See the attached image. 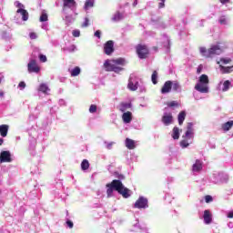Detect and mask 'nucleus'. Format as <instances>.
<instances>
[{
	"label": "nucleus",
	"instance_id": "f257e3e1",
	"mask_svg": "<svg viewBox=\"0 0 233 233\" xmlns=\"http://www.w3.org/2000/svg\"><path fill=\"white\" fill-rule=\"evenodd\" d=\"M106 187L107 188V198H112L114 190L118 192V194H120L126 199L128 198V197L130 196V189L126 187L125 185H123V182H121V180L114 179L111 183L106 184Z\"/></svg>",
	"mask_w": 233,
	"mask_h": 233
},
{
	"label": "nucleus",
	"instance_id": "f03ea898",
	"mask_svg": "<svg viewBox=\"0 0 233 233\" xmlns=\"http://www.w3.org/2000/svg\"><path fill=\"white\" fill-rule=\"evenodd\" d=\"M127 65V60L123 57H119L116 59H107L104 63V68L106 72H115V74H119L123 72L125 68L121 66H125Z\"/></svg>",
	"mask_w": 233,
	"mask_h": 233
},
{
	"label": "nucleus",
	"instance_id": "7ed1b4c3",
	"mask_svg": "<svg viewBox=\"0 0 233 233\" xmlns=\"http://www.w3.org/2000/svg\"><path fill=\"white\" fill-rule=\"evenodd\" d=\"M199 52L203 57L208 59L210 57H214V56H220V54H223V47H220L218 43V45L211 46L208 49L206 47H200Z\"/></svg>",
	"mask_w": 233,
	"mask_h": 233
},
{
	"label": "nucleus",
	"instance_id": "20e7f679",
	"mask_svg": "<svg viewBox=\"0 0 233 233\" xmlns=\"http://www.w3.org/2000/svg\"><path fill=\"white\" fill-rule=\"evenodd\" d=\"M136 50L139 59H147L150 54V51L146 45L138 44L136 47Z\"/></svg>",
	"mask_w": 233,
	"mask_h": 233
},
{
	"label": "nucleus",
	"instance_id": "39448f33",
	"mask_svg": "<svg viewBox=\"0 0 233 233\" xmlns=\"http://www.w3.org/2000/svg\"><path fill=\"white\" fill-rule=\"evenodd\" d=\"M184 139H194V124L191 122H188L187 124V130L185 132V135L183 136Z\"/></svg>",
	"mask_w": 233,
	"mask_h": 233
},
{
	"label": "nucleus",
	"instance_id": "423d86ee",
	"mask_svg": "<svg viewBox=\"0 0 233 233\" xmlns=\"http://www.w3.org/2000/svg\"><path fill=\"white\" fill-rule=\"evenodd\" d=\"M27 69L30 74L32 73L37 74L39 73V70H41L39 66H37V62L34 59L30 60V62L28 63Z\"/></svg>",
	"mask_w": 233,
	"mask_h": 233
},
{
	"label": "nucleus",
	"instance_id": "0eeeda50",
	"mask_svg": "<svg viewBox=\"0 0 233 233\" xmlns=\"http://www.w3.org/2000/svg\"><path fill=\"white\" fill-rule=\"evenodd\" d=\"M114 41L108 40L104 45V54H106V56H112V54H114Z\"/></svg>",
	"mask_w": 233,
	"mask_h": 233
},
{
	"label": "nucleus",
	"instance_id": "6e6552de",
	"mask_svg": "<svg viewBox=\"0 0 233 233\" xmlns=\"http://www.w3.org/2000/svg\"><path fill=\"white\" fill-rule=\"evenodd\" d=\"M0 163H12V154L10 151H2L0 153Z\"/></svg>",
	"mask_w": 233,
	"mask_h": 233
},
{
	"label": "nucleus",
	"instance_id": "1a4fd4ad",
	"mask_svg": "<svg viewBox=\"0 0 233 233\" xmlns=\"http://www.w3.org/2000/svg\"><path fill=\"white\" fill-rule=\"evenodd\" d=\"M135 208H148V199L140 197L135 203Z\"/></svg>",
	"mask_w": 233,
	"mask_h": 233
},
{
	"label": "nucleus",
	"instance_id": "9d476101",
	"mask_svg": "<svg viewBox=\"0 0 233 233\" xmlns=\"http://www.w3.org/2000/svg\"><path fill=\"white\" fill-rule=\"evenodd\" d=\"M195 90H197L198 92H200V94H208V84H203L201 82H198L195 86Z\"/></svg>",
	"mask_w": 233,
	"mask_h": 233
},
{
	"label": "nucleus",
	"instance_id": "9b49d317",
	"mask_svg": "<svg viewBox=\"0 0 233 233\" xmlns=\"http://www.w3.org/2000/svg\"><path fill=\"white\" fill-rule=\"evenodd\" d=\"M172 121H174V116H172V113H165L162 116V123L166 127H168V125H172Z\"/></svg>",
	"mask_w": 233,
	"mask_h": 233
},
{
	"label": "nucleus",
	"instance_id": "f8f14e48",
	"mask_svg": "<svg viewBox=\"0 0 233 233\" xmlns=\"http://www.w3.org/2000/svg\"><path fill=\"white\" fill-rule=\"evenodd\" d=\"M172 91V81L167 80L165 82L161 88V94H168Z\"/></svg>",
	"mask_w": 233,
	"mask_h": 233
},
{
	"label": "nucleus",
	"instance_id": "ddd939ff",
	"mask_svg": "<svg viewBox=\"0 0 233 233\" xmlns=\"http://www.w3.org/2000/svg\"><path fill=\"white\" fill-rule=\"evenodd\" d=\"M203 219L206 225H210V223H212V213H210V210L206 209L204 211Z\"/></svg>",
	"mask_w": 233,
	"mask_h": 233
},
{
	"label": "nucleus",
	"instance_id": "4468645a",
	"mask_svg": "<svg viewBox=\"0 0 233 233\" xmlns=\"http://www.w3.org/2000/svg\"><path fill=\"white\" fill-rule=\"evenodd\" d=\"M77 3L76 0H63V8H76Z\"/></svg>",
	"mask_w": 233,
	"mask_h": 233
},
{
	"label": "nucleus",
	"instance_id": "2eb2a0df",
	"mask_svg": "<svg viewBox=\"0 0 233 233\" xmlns=\"http://www.w3.org/2000/svg\"><path fill=\"white\" fill-rule=\"evenodd\" d=\"M122 120L124 123L128 124L132 122V112L127 111L122 115Z\"/></svg>",
	"mask_w": 233,
	"mask_h": 233
},
{
	"label": "nucleus",
	"instance_id": "dca6fc26",
	"mask_svg": "<svg viewBox=\"0 0 233 233\" xmlns=\"http://www.w3.org/2000/svg\"><path fill=\"white\" fill-rule=\"evenodd\" d=\"M132 108V104L131 103H127V102H122L119 105V110L120 112H127V110H130Z\"/></svg>",
	"mask_w": 233,
	"mask_h": 233
},
{
	"label": "nucleus",
	"instance_id": "f3484780",
	"mask_svg": "<svg viewBox=\"0 0 233 233\" xmlns=\"http://www.w3.org/2000/svg\"><path fill=\"white\" fill-rule=\"evenodd\" d=\"M8 125L0 126V136H2V137H6V136H8Z\"/></svg>",
	"mask_w": 233,
	"mask_h": 233
},
{
	"label": "nucleus",
	"instance_id": "a211bd4d",
	"mask_svg": "<svg viewBox=\"0 0 233 233\" xmlns=\"http://www.w3.org/2000/svg\"><path fill=\"white\" fill-rule=\"evenodd\" d=\"M126 147L128 148V150H134L136 148V141L127 138L126 139Z\"/></svg>",
	"mask_w": 233,
	"mask_h": 233
},
{
	"label": "nucleus",
	"instance_id": "6ab92c4d",
	"mask_svg": "<svg viewBox=\"0 0 233 233\" xmlns=\"http://www.w3.org/2000/svg\"><path fill=\"white\" fill-rule=\"evenodd\" d=\"M187 117V113L185 111H181L178 116H177V121H178V125L181 127V125H183L185 119Z\"/></svg>",
	"mask_w": 233,
	"mask_h": 233
},
{
	"label": "nucleus",
	"instance_id": "aec40b11",
	"mask_svg": "<svg viewBox=\"0 0 233 233\" xmlns=\"http://www.w3.org/2000/svg\"><path fill=\"white\" fill-rule=\"evenodd\" d=\"M16 14L22 15L23 21H28V11L25 9H17Z\"/></svg>",
	"mask_w": 233,
	"mask_h": 233
},
{
	"label": "nucleus",
	"instance_id": "412c9836",
	"mask_svg": "<svg viewBox=\"0 0 233 233\" xmlns=\"http://www.w3.org/2000/svg\"><path fill=\"white\" fill-rule=\"evenodd\" d=\"M219 67H220L222 74H230V72H233V66H225L223 65H220Z\"/></svg>",
	"mask_w": 233,
	"mask_h": 233
},
{
	"label": "nucleus",
	"instance_id": "4be33fe9",
	"mask_svg": "<svg viewBox=\"0 0 233 233\" xmlns=\"http://www.w3.org/2000/svg\"><path fill=\"white\" fill-rule=\"evenodd\" d=\"M233 127V120L226 122L222 125V130H224V132H228V130H230Z\"/></svg>",
	"mask_w": 233,
	"mask_h": 233
},
{
	"label": "nucleus",
	"instance_id": "5701e85b",
	"mask_svg": "<svg viewBox=\"0 0 233 233\" xmlns=\"http://www.w3.org/2000/svg\"><path fill=\"white\" fill-rule=\"evenodd\" d=\"M127 88L132 92H136V90H137V82L134 84V82H132V79H129Z\"/></svg>",
	"mask_w": 233,
	"mask_h": 233
},
{
	"label": "nucleus",
	"instance_id": "b1692460",
	"mask_svg": "<svg viewBox=\"0 0 233 233\" xmlns=\"http://www.w3.org/2000/svg\"><path fill=\"white\" fill-rule=\"evenodd\" d=\"M71 77H77L79 74H81V67L76 66L74 69L70 71Z\"/></svg>",
	"mask_w": 233,
	"mask_h": 233
},
{
	"label": "nucleus",
	"instance_id": "393cba45",
	"mask_svg": "<svg viewBox=\"0 0 233 233\" xmlns=\"http://www.w3.org/2000/svg\"><path fill=\"white\" fill-rule=\"evenodd\" d=\"M203 168V165L201 164V161L197 160L196 163L193 165V172H199Z\"/></svg>",
	"mask_w": 233,
	"mask_h": 233
},
{
	"label": "nucleus",
	"instance_id": "a878e982",
	"mask_svg": "<svg viewBox=\"0 0 233 233\" xmlns=\"http://www.w3.org/2000/svg\"><path fill=\"white\" fill-rule=\"evenodd\" d=\"M198 83H202V84H204V85H208V83H209L208 76H207V75H201V76H199Z\"/></svg>",
	"mask_w": 233,
	"mask_h": 233
},
{
	"label": "nucleus",
	"instance_id": "bb28decb",
	"mask_svg": "<svg viewBox=\"0 0 233 233\" xmlns=\"http://www.w3.org/2000/svg\"><path fill=\"white\" fill-rule=\"evenodd\" d=\"M171 88H173L174 92H179L181 90V85H179V82L174 81L172 82Z\"/></svg>",
	"mask_w": 233,
	"mask_h": 233
},
{
	"label": "nucleus",
	"instance_id": "cd10ccee",
	"mask_svg": "<svg viewBox=\"0 0 233 233\" xmlns=\"http://www.w3.org/2000/svg\"><path fill=\"white\" fill-rule=\"evenodd\" d=\"M88 168H90V163L88 162V160L84 159L81 163V169L88 170Z\"/></svg>",
	"mask_w": 233,
	"mask_h": 233
},
{
	"label": "nucleus",
	"instance_id": "c85d7f7f",
	"mask_svg": "<svg viewBox=\"0 0 233 233\" xmlns=\"http://www.w3.org/2000/svg\"><path fill=\"white\" fill-rule=\"evenodd\" d=\"M48 90H50V88H48V86H46V84H41L38 87V91L43 92V94H46Z\"/></svg>",
	"mask_w": 233,
	"mask_h": 233
},
{
	"label": "nucleus",
	"instance_id": "c756f323",
	"mask_svg": "<svg viewBox=\"0 0 233 233\" xmlns=\"http://www.w3.org/2000/svg\"><path fill=\"white\" fill-rule=\"evenodd\" d=\"M173 139H179V127H175L172 133Z\"/></svg>",
	"mask_w": 233,
	"mask_h": 233
},
{
	"label": "nucleus",
	"instance_id": "7c9ffc66",
	"mask_svg": "<svg viewBox=\"0 0 233 233\" xmlns=\"http://www.w3.org/2000/svg\"><path fill=\"white\" fill-rule=\"evenodd\" d=\"M230 80H226L224 83H223V88H222V91L223 92H227L228 91V89L230 88Z\"/></svg>",
	"mask_w": 233,
	"mask_h": 233
},
{
	"label": "nucleus",
	"instance_id": "2f4dec72",
	"mask_svg": "<svg viewBox=\"0 0 233 233\" xmlns=\"http://www.w3.org/2000/svg\"><path fill=\"white\" fill-rule=\"evenodd\" d=\"M94 6V0H87L85 3V10H88V8H92Z\"/></svg>",
	"mask_w": 233,
	"mask_h": 233
},
{
	"label": "nucleus",
	"instance_id": "473e14b6",
	"mask_svg": "<svg viewBox=\"0 0 233 233\" xmlns=\"http://www.w3.org/2000/svg\"><path fill=\"white\" fill-rule=\"evenodd\" d=\"M151 81L153 85H157V71H153V74L151 76Z\"/></svg>",
	"mask_w": 233,
	"mask_h": 233
},
{
	"label": "nucleus",
	"instance_id": "72a5a7b5",
	"mask_svg": "<svg viewBox=\"0 0 233 233\" xmlns=\"http://www.w3.org/2000/svg\"><path fill=\"white\" fill-rule=\"evenodd\" d=\"M218 65H219V63H222V65H228L229 63H232V59L231 58H220V61L217 62Z\"/></svg>",
	"mask_w": 233,
	"mask_h": 233
},
{
	"label": "nucleus",
	"instance_id": "f704fd0d",
	"mask_svg": "<svg viewBox=\"0 0 233 233\" xmlns=\"http://www.w3.org/2000/svg\"><path fill=\"white\" fill-rule=\"evenodd\" d=\"M39 21H40L41 23H45V22L48 21V15H46V13H43V14L40 15Z\"/></svg>",
	"mask_w": 233,
	"mask_h": 233
},
{
	"label": "nucleus",
	"instance_id": "c9c22d12",
	"mask_svg": "<svg viewBox=\"0 0 233 233\" xmlns=\"http://www.w3.org/2000/svg\"><path fill=\"white\" fill-rule=\"evenodd\" d=\"M190 144L188 143V139L184 138L181 142H180V147L182 148H187Z\"/></svg>",
	"mask_w": 233,
	"mask_h": 233
},
{
	"label": "nucleus",
	"instance_id": "e433bc0d",
	"mask_svg": "<svg viewBox=\"0 0 233 233\" xmlns=\"http://www.w3.org/2000/svg\"><path fill=\"white\" fill-rule=\"evenodd\" d=\"M122 18L121 13L117 12L114 15L113 21H121Z\"/></svg>",
	"mask_w": 233,
	"mask_h": 233
},
{
	"label": "nucleus",
	"instance_id": "4c0bfd02",
	"mask_svg": "<svg viewBox=\"0 0 233 233\" xmlns=\"http://www.w3.org/2000/svg\"><path fill=\"white\" fill-rule=\"evenodd\" d=\"M89 112L90 114H96V112H97V106L91 105L89 107Z\"/></svg>",
	"mask_w": 233,
	"mask_h": 233
},
{
	"label": "nucleus",
	"instance_id": "58836bf2",
	"mask_svg": "<svg viewBox=\"0 0 233 233\" xmlns=\"http://www.w3.org/2000/svg\"><path fill=\"white\" fill-rule=\"evenodd\" d=\"M90 25V19L88 17L85 18V22L82 24V28H86V26H89Z\"/></svg>",
	"mask_w": 233,
	"mask_h": 233
},
{
	"label": "nucleus",
	"instance_id": "ea45409f",
	"mask_svg": "<svg viewBox=\"0 0 233 233\" xmlns=\"http://www.w3.org/2000/svg\"><path fill=\"white\" fill-rule=\"evenodd\" d=\"M167 106H169L170 108L174 107V106H179V104L177 103V101H171L167 103Z\"/></svg>",
	"mask_w": 233,
	"mask_h": 233
},
{
	"label": "nucleus",
	"instance_id": "a19ab883",
	"mask_svg": "<svg viewBox=\"0 0 233 233\" xmlns=\"http://www.w3.org/2000/svg\"><path fill=\"white\" fill-rule=\"evenodd\" d=\"M72 34H73V37H79V35H81V31L76 29V30H73Z\"/></svg>",
	"mask_w": 233,
	"mask_h": 233
},
{
	"label": "nucleus",
	"instance_id": "79ce46f5",
	"mask_svg": "<svg viewBox=\"0 0 233 233\" xmlns=\"http://www.w3.org/2000/svg\"><path fill=\"white\" fill-rule=\"evenodd\" d=\"M205 201L206 203H212V201H214V198H212V196L208 195L205 197Z\"/></svg>",
	"mask_w": 233,
	"mask_h": 233
},
{
	"label": "nucleus",
	"instance_id": "37998d69",
	"mask_svg": "<svg viewBox=\"0 0 233 233\" xmlns=\"http://www.w3.org/2000/svg\"><path fill=\"white\" fill-rule=\"evenodd\" d=\"M15 5L16 8H18V10L25 8V5L23 4H21L19 1H16L15 3Z\"/></svg>",
	"mask_w": 233,
	"mask_h": 233
},
{
	"label": "nucleus",
	"instance_id": "c03bdc74",
	"mask_svg": "<svg viewBox=\"0 0 233 233\" xmlns=\"http://www.w3.org/2000/svg\"><path fill=\"white\" fill-rule=\"evenodd\" d=\"M39 59H40L41 63H46V61H47L46 56H45V55H39Z\"/></svg>",
	"mask_w": 233,
	"mask_h": 233
},
{
	"label": "nucleus",
	"instance_id": "a18cd8bd",
	"mask_svg": "<svg viewBox=\"0 0 233 233\" xmlns=\"http://www.w3.org/2000/svg\"><path fill=\"white\" fill-rule=\"evenodd\" d=\"M218 21L220 25H227V18L225 16H221Z\"/></svg>",
	"mask_w": 233,
	"mask_h": 233
},
{
	"label": "nucleus",
	"instance_id": "49530a36",
	"mask_svg": "<svg viewBox=\"0 0 233 233\" xmlns=\"http://www.w3.org/2000/svg\"><path fill=\"white\" fill-rule=\"evenodd\" d=\"M95 37H97L98 39H101V31L100 30H96L95 32Z\"/></svg>",
	"mask_w": 233,
	"mask_h": 233
},
{
	"label": "nucleus",
	"instance_id": "de8ad7c7",
	"mask_svg": "<svg viewBox=\"0 0 233 233\" xmlns=\"http://www.w3.org/2000/svg\"><path fill=\"white\" fill-rule=\"evenodd\" d=\"M66 225L68 228H74V222H72V220H67Z\"/></svg>",
	"mask_w": 233,
	"mask_h": 233
},
{
	"label": "nucleus",
	"instance_id": "09e8293b",
	"mask_svg": "<svg viewBox=\"0 0 233 233\" xmlns=\"http://www.w3.org/2000/svg\"><path fill=\"white\" fill-rule=\"evenodd\" d=\"M30 39H37V34L35 33H30L29 34Z\"/></svg>",
	"mask_w": 233,
	"mask_h": 233
},
{
	"label": "nucleus",
	"instance_id": "8fccbe9b",
	"mask_svg": "<svg viewBox=\"0 0 233 233\" xmlns=\"http://www.w3.org/2000/svg\"><path fill=\"white\" fill-rule=\"evenodd\" d=\"M165 1L166 0H160V3L158 4V8H165Z\"/></svg>",
	"mask_w": 233,
	"mask_h": 233
},
{
	"label": "nucleus",
	"instance_id": "3c124183",
	"mask_svg": "<svg viewBox=\"0 0 233 233\" xmlns=\"http://www.w3.org/2000/svg\"><path fill=\"white\" fill-rule=\"evenodd\" d=\"M114 146V142H110L106 145V149L107 150H112V147Z\"/></svg>",
	"mask_w": 233,
	"mask_h": 233
},
{
	"label": "nucleus",
	"instance_id": "603ef678",
	"mask_svg": "<svg viewBox=\"0 0 233 233\" xmlns=\"http://www.w3.org/2000/svg\"><path fill=\"white\" fill-rule=\"evenodd\" d=\"M18 86H19L20 88H25V87L26 86V84H25L24 81H22V82H20V83L18 84Z\"/></svg>",
	"mask_w": 233,
	"mask_h": 233
},
{
	"label": "nucleus",
	"instance_id": "864d4df0",
	"mask_svg": "<svg viewBox=\"0 0 233 233\" xmlns=\"http://www.w3.org/2000/svg\"><path fill=\"white\" fill-rule=\"evenodd\" d=\"M228 218H233V211L229 212L228 214Z\"/></svg>",
	"mask_w": 233,
	"mask_h": 233
},
{
	"label": "nucleus",
	"instance_id": "5fc2aeb1",
	"mask_svg": "<svg viewBox=\"0 0 233 233\" xmlns=\"http://www.w3.org/2000/svg\"><path fill=\"white\" fill-rule=\"evenodd\" d=\"M0 97H5V92L3 90H0Z\"/></svg>",
	"mask_w": 233,
	"mask_h": 233
},
{
	"label": "nucleus",
	"instance_id": "6e6d98bb",
	"mask_svg": "<svg viewBox=\"0 0 233 233\" xmlns=\"http://www.w3.org/2000/svg\"><path fill=\"white\" fill-rule=\"evenodd\" d=\"M117 177H118V179H125V176L124 175H118Z\"/></svg>",
	"mask_w": 233,
	"mask_h": 233
},
{
	"label": "nucleus",
	"instance_id": "4d7b16f0",
	"mask_svg": "<svg viewBox=\"0 0 233 233\" xmlns=\"http://www.w3.org/2000/svg\"><path fill=\"white\" fill-rule=\"evenodd\" d=\"M3 143H5V140L0 137V147L3 145Z\"/></svg>",
	"mask_w": 233,
	"mask_h": 233
},
{
	"label": "nucleus",
	"instance_id": "13d9d810",
	"mask_svg": "<svg viewBox=\"0 0 233 233\" xmlns=\"http://www.w3.org/2000/svg\"><path fill=\"white\" fill-rule=\"evenodd\" d=\"M220 1V3L222 4V5H225V2L226 1H228V0H219Z\"/></svg>",
	"mask_w": 233,
	"mask_h": 233
},
{
	"label": "nucleus",
	"instance_id": "bf43d9fd",
	"mask_svg": "<svg viewBox=\"0 0 233 233\" xmlns=\"http://www.w3.org/2000/svg\"><path fill=\"white\" fill-rule=\"evenodd\" d=\"M153 50H155V52H157V46H154Z\"/></svg>",
	"mask_w": 233,
	"mask_h": 233
},
{
	"label": "nucleus",
	"instance_id": "052dcab7",
	"mask_svg": "<svg viewBox=\"0 0 233 233\" xmlns=\"http://www.w3.org/2000/svg\"><path fill=\"white\" fill-rule=\"evenodd\" d=\"M2 81H3V76H0V85H1Z\"/></svg>",
	"mask_w": 233,
	"mask_h": 233
},
{
	"label": "nucleus",
	"instance_id": "680f3d73",
	"mask_svg": "<svg viewBox=\"0 0 233 233\" xmlns=\"http://www.w3.org/2000/svg\"><path fill=\"white\" fill-rule=\"evenodd\" d=\"M134 5H137V0H136V1L134 2Z\"/></svg>",
	"mask_w": 233,
	"mask_h": 233
}]
</instances>
